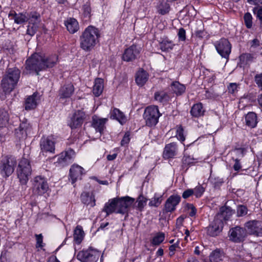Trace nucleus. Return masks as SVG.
<instances>
[{"label":"nucleus","mask_w":262,"mask_h":262,"mask_svg":"<svg viewBox=\"0 0 262 262\" xmlns=\"http://www.w3.org/2000/svg\"><path fill=\"white\" fill-rule=\"evenodd\" d=\"M209 180L214 187H220L224 182L223 179L219 177L210 178Z\"/></svg>","instance_id":"nucleus-52"},{"label":"nucleus","mask_w":262,"mask_h":262,"mask_svg":"<svg viewBox=\"0 0 262 262\" xmlns=\"http://www.w3.org/2000/svg\"><path fill=\"white\" fill-rule=\"evenodd\" d=\"M20 75V70L16 68H8L2 80V86L5 93H10L16 86Z\"/></svg>","instance_id":"nucleus-3"},{"label":"nucleus","mask_w":262,"mask_h":262,"mask_svg":"<svg viewBox=\"0 0 262 262\" xmlns=\"http://www.w3.org/2000/svg\"><path fill=\"white\" fill-rule=\"evenodd\" d=\"M104 88L103 80L101 78H97L94 82L93 93L96 97L99 96L102 93Z\"/></svg>","instance_id":"nucleus-32"},{"label":"nucleus","mask_w":262,"mask_h":262,"mask_svg":"<svg viewBox=\"0 0 262 262\" xmlns=\"http://www.w3.org/2000/svg\"><path fill=\"white\" fill-rule=\"evenodd\" d=\"M82 16L85 20H89L91 17V7L89 2L85 3L81 8Z\"/></svg>","instance_id":"nucleus-42"},{"label":"nucleus","mask_w":262,"mask_h":262,"mask_svg":"<svg viewBox=\"0 0 262 262\" xmlns=\"http://www.w3.org/2000/svg\"><path fill=\"white\" fill-rule=\"evenodd\" d=\"M17 164L15 157L6 156L3 158L0 164V173L3 177H9L14 171Z\"/></svg>","instance_id":"nucleus-7"},{"label":"nucleus","mask_w":262,"mask_h":262,"mask_svg":"<svg viewBox=\"0 0 262 262\" xmlns=\"http://www.w3.org/2000/svg\"><path fill=\"white\" fill-rule=\"evenodd\" d=\"M165 239V234L163 232H159L153 237L151 244L157 246L162 243Z\"/></svg>","instance_id":"nucleus-47"},{"label":"nucleus","mask_w":262,"mask_h":262,"mask_svg":"<svg viewBox=\"0 0 262 262\" xmlns=\"http://www.w3.org/2000/svg\"><path fill=\"white\" fill-rule=\"evenodd\" d=\"M58 56L56 54L45 56L35 53L27 60L26 69L31 72H35L37 74L41 71L53 67L57 62Z\"/></svg>","instance_id":"nucleus-1"},{"label":"nucleus","mask_w":262,"mask_h":262,"mask_svg":"<svg viewBox=\"0 0 262 262\" xmlns=\"http://www.w3.org/2000/svg\"><path fill=\"white\" fill-rule=\"evenodd\" d=\"M129 135L126 133L121 141V145L122 146H124L125 144H127L129 142Z\"/></svg>","instance_id":"nucleus-64"},{"label":"nucleus","mask_w":262,"mask_h":262,"mask_svg":"<svg viewBox=\"0 0 262 262\" xmlns=\"http://www.w3.org/2000/svg\"><path fill=\"white\" fill-rule=\"evenodd\" d=\"M37 96L36 93H33V95L29 96L26 99L24 106L26 110L29 111L34 109L37 104Z\"/></svg>","instance_id":"nucleus-26"},{"label":"nucleus","mask_w":262,"mask_h":262,"mask_svg":"<svg viewBox=\"0 0 262 262\" xmlns=\"http://www.w3.org/2000/svg\"><path fill=\"white\" fill-rule=\"evenodd\" d=\"M115 198L108 200V202H106L102 209V211L106 213L105 217L108 216L110 214L116 213H117V204Z\"/></svg>","instance_id":"nucleus-23"},{"label":"nucleus","mask_w":262,"mask_h":262,"mask_svg":"<svg viewBox=\"0 0 262 262\" xmlns=\"http://www.w3.org/2000/svg\"><path fill=\"white\" fill-rule=\"evenodd\" d=\"M110 118L113 119H116L121 124H124L127 119L124 114L118 108H114L110 113Z\"/></svg>","instance_id":"nucleus-29"},{"label":"nucleus","mask_w":262,"mask_h":262,"mask_svg":"<svg viewBox=\"0 0 262 262\" xmlns=\"http://www.w3.org/2000/svg\"><path fill=\"white\" fill-rule=\"evenodd\" d=\"M179 242L178 241L176 243H174L169 247V255L172 256L174 254V252L176 249L179 247Z\"/></svg>","instance_id":"nucleus-61"},{"label":"nucleus","mask_w":262,"mask_h":262,"mask_svg":"<svg viewBox=\"0 0 262 262\" xmlns=\"http://www.w3.org/2000/svg\"><path fill=\"white\" fill-rule=\"evenodd\" d=\"M84 233L82 227L78 225L74 230L73 237L74 241L78 244H80L83 239Z\"/></svg>","instance_id":"nucleus-40"},{"label":"nucleus","mask_w":262,"mask_h":262,"mask_svg":"<svg viewBox=\"0 0 262 262\" xmlns=\"http://www.w3.org/2000/svg\"><path fill=\"white\" fill-rule=\"evenodd\" d=\"M254 81L259 89L262 91V73L254 76Z\"/></svg>","instance_id":"nucleus-55"},{"label":"nucleus","mask_w":262,"mask_h":262,"mask_svg":"<svg viewBox=\"0 0 262 262\" xmlns=\"http://www.w3.org/2000/svg\"><path fill=\"white\" fill-rule=\"evenodd\" d=\"M81 200L82 202L86 205H90L91 207L95 206V199L94 195L88 192H84L81 195Z\"/></svg>","instance_id":"nucleus-30"},{"label":"nucleus","mask_w":262,"mask_h":262,"mask_svg":"<svg viewBox=\"0 0 262 262\" xmlns=\"http://www.w3.org/2000/svg\"><path fill=\"white\" fill-rule=\"evenodd\" d=\"M140 51V47L133 45L124 51L122 55V59L127 62L133 61L137 57Z\"/></svg>","instance_id":"nucleus-15"},{"label":"nucleus","mask_w":262,"mask_h":262,"mask_svg":"<svg viewBox=\"0 0 262 262\" xmlns=\"http://www.w3.org/2000/svg\"><path fill=\"white\" fill-rule=\"evenodd\" d=\"M188 213L190 216H194L196 213V209L192 204L188 205Z\"/></svg>","instance_id":"nucleus-59"},{"label":"nucleus","mask_w":262,"mask_h":262,"mask_svg":"<svg viewBox=\"0 0 262 262\" xmlns=\"http://www.w3.org/2000/svg\"><path fill=\"white\" fill-rule=\"evenodd\" d=\"M205 110L203 109V105L201 103L194 104L191 107L190 113L194 117H199L204 115Z\"/></svg>","instance_id":"nucleus-38"},{"label":"nucleus","mask_w":262,"mask_h":262,"mask_svg":"<svg viewBox=\"0 0 262 262\" xmlns=\"http://www.w3.org/2000/svg\"><path fill=\"white\" fill-rule=\"evenodd\" d=\"M176 137L177 139L181 142H183L185 140V136L184 135V130L182 126L180 125L177 127Z\"/></svg>","instance_id":"nucleus-49"},{"label":"nucleus","mask_w":262,"mask_h":262,"mask_svg":"<svg viewBox=\"0 0 262 262\" xmlns=\"http://www.w3.org/2000/svg\"><path fill=\"white\" fill-rule=\"evenodd\" d=\"M40 26L29 24L28 29L27 30V34L31 36H33L37 32Z\"/></svg>","instance_id":"nucleus-50"},{"label":"nucleus","mask_w":262,"mask_h":262,"mask_svg":"<svg viewBox=\"0 0 262 262\" xmlns=\"http://www.w3.org/2000/svg\"><path fill=\"white\" fill-rule=\"evenodd\" d=\"M107 120V118H100L96 116H94L92 118L91 125L96 132L99 133L100 136L105 129V124Z\"/></svg>","instance_id":"nucleus-19"},{"label":"nucleus","mask_w":262,"mask_h":262,"mask_svg":"<svg viewBox=\"0 0 262 262\" xmlns=\"http://www.w3.org/2000/svg\"><path fill=\"white\" fill-rule=\"evenodd\" d=\"M178 151L177 144L172 142L165 145L163 152V157L165 159H168L174 157Z\"/></svg>","instance_id":"nucleus-22"},{"label":"nucleus","mask_w":262,"mask_h":262,"mask_svg":"<svg viewBox=\"0 0 262 262\" xmlns=\"http://www.w3.org/2000/svg\"><path fill=\"white\" fill-rule=\"evenodd\" d=\"M101 252L92 247L79 251L76 257L80 262H97L99 259Z\"/></svg>","instance_id":"nucleus-4"},{"label":"nucleus","mask_w":262,"mask_h":262,"mask_svg":"<svg viewBox=\"0 0 262 262\" xmlns=\"http://www.w3.org/2000/svg\"><path fill=\"white\" fill-rule=\"evenodd\" d=\"M246 124L250 128L255 127L257 121V117L254 112H249L245 116Z\"/></svg>","instance_id":"nucleus-31"},{"label":"nucleus","mask_w":262,"mask_h":262,"mask_svg":"<svg viewBox=\"0 0 262 262\" xmlns=\"http://www.w3.org/2000/svg\"><path fill=\"white\" fill-rule=\"evenodd\" d=\"M100 34L96 27L89 26L79 37L80 47L86 52L91 51L99 42Z\"/></svg>","instance_id":"nucleus-2"},{"label":"nucleus","mask_w":262,"mask_h":262,"mask_svg":"<svg viewBox=\"0 0 262 262\" xmlns=\"http://www.w3.org/2000/svg\"><path fill=\"white\" fill-rule=\"evenodd\" d=\"M10 116L5 109H0V127H6L9 123Z\"/></svg>","instance_id":"nucleus-36"},{"label":"nucleus","mask_w":262,"mask_h":262,"mask_svg":"<svg viewBox=\"0 0 262 262\" xmlns=\"http://www.w3.org/2000/svg\"><path fill=\"white\" fill-rule=\"evenodd\" d=\"M40 146L41 152L54 153L55 141L52 137H42L40 141Z\"/></svg>","instance_id":"nucleus-14"},{"label":"nucleus","mask_w":262,"mask_h":262,"mask_svg":"<svg viewBox=\"0 0 262 262\" xmlns=\"http://www.w3.org/2000/svg\"><path fill=\"white\" fill-rule=\"evenodd\" d=\"M192 189L194 191L193 194L196 198H200L205 191L204 187L201 185L197 186Z\"/></svg>","instance_id":"nucleus-53"},{"label":"nucleus","mask_w":262,"mask_h":262,"mask_svg":"<svg viewBox=\"0 0 262 262\" xmlns=\"http://www.w3.org/2000/svg\"><path fill=\"white\" fill-rule=\"evenodd\" d=\"M148 79V74L144 70L140 69L137 72L135 80L138 85L143 86L146 82Z\"/></svg>","instance_id":"nucleus-28"},{"label":"nucleus","mask_w":262,"mask_h":262,"mask_svg":"<svg viewBox=\"0 0 262 262\" xmlns=\"http://www.w3.org/2000/svg\"><path fill=\"white\" fill-rule=\"evenodd\" d=\"M239 58L241 64L245 66L252 62L253 61L254 57L252 54L246 53L241 55Z\"/></svg>","instance_id":"nucleus-45"},{"label":"nucleus","mask_w":262,"mask_h":262,"mask_svg":"<svg viewBox=\"0 0 262 262\" xmlns=\"http://www.w3.org/2000/svg\"><path fill=\"white\" fill-rule=\"evenodd\" d=\"M64 25L67 30L72 34L77 32L79 29V26L77 20L74 18H69L64 21Z\"/></svg>","instance_id":"nucleus-25"},{"label":"nucleus","mask_w":262,"mask_h":262,"mask_svg":"<svg viewBox=\"0 0 262 262\" xmlns=\"http://www.w3.org/2000/svg\"><path fill=\"white\" fill-rule=\"evenodd\" d=\"M245 24L247 28H251L252 26V17L251 14L247 12L245 14L244 16Z\"/></svg>","instance_id":"nucleus-51"},{"label":"nucleus","mask_w":262,"mask_h":262,"mask_svg":"<svg viewBox=\"0 0 262 262\" xmlns=\"http://www.w3.org/2000/svg\"><path fill=\"white\" fill-rule=\"evenodd\" d=\"M83 171L84 169L78 165L74 164L71 166L70 169L69 176L72 184H73L78 180L81 179V176L83 174Z\"/></svg>","instance_id":"nucleus-21"},{"label":"nucleus","mask_w":262,"mask_h":262,"mask_svg":"<svg viewBox=\"0 0 262 262\" xmlns=\"http://www.w3.org/2000/svg\"><path fill=\"white\" fill-rule=\"evenodd\" d=\"M238 85L236 83H231L228 86V92L234 94L238 91Z\"/></svg>","instance_id":"nucleus-58"},{"label":"nucleus","mask_w":262,"mask_h":262,"mask_svg":"<svg viewBox=\"0 0 262 262\" xmlns=\"http://www.w3.org/2000/svg\"><path fill=\"white\" fill-rule=\"evenodd\" d=\"M232 159L235 162L233 166V168L235 171H238L242 168V165H241V163L239 161V160L238 159V158H236L235 159L234 158H233Z\"/></svg>","instance_id":"nucleus-60"},{"label":"nucleus","mask_w":262,"mask_h":262,"mask_svg":"<svg viewBox=\"0 0 262 262\" xmlns=\"http://www.w3.org/2000/svg\"><path fill=\"white\" fill-rule=\"evenodd\" d=\"M224 257L223 252L219 249L213 251L209 255L210 262H221Z\"/></svg>","instance_id":"nucleus-33"},{"label":"nucleus","mask_w":262,"mask_h":262,"mask_svg":"<svg viewBox=\"0 0 262 262\" xmlns=\"http://www.w3.org/2000/svg\"><path fill=\"white\" fill-rule=\"evenodd\" d=\"M17 177L22 184H26L31 174V167L29 160L23 158L19 162L17 168Z\"/></svg>","instance_id":"nucleus-5"},{"label":"nucleus","mask_w":262,"mask_h":262,"mask_svg":"<svg viewBox=\"0 0 262 262\" xmlns=\"http://www.w3.org/2000/svg\"><path fill=\"white\" fill-rule=\"evenodd\" d=\"M160 48L163 52H168L173 49L175 45L167 38H163L160 42Z\"/></svg>","instance_id":"nucleus-39"},{"label":"nucleus","mask_w":262,"mask_h":262,"mask_svg":"<svg viewBox=\"0 0 262 262\" xmlns=\"http://www.w3.org/2000/svg\"><path fill=\"white\" fill-rule=\"evenodd\" d=\"M246 236V232L245 229L239 226L232 228L229 232L230 240L235 243L243 242Z\"/></svg>","instance_id":"nucleus-12"},{"label":"nucleus","mask_w":262,"mask_h":262,"mask_svg":"<svg viewBox=\"0 0 262 262\" xmlns=\"http://www.w3.org/2000/svg\"><path fill=\"white\" fill-rule=\"evenodd\" d=\"M247 208L243 205L238 206L237 208V215L238 216H242L245 215L247 213Z\"/></svg>","instance_id":"nucleus-54"},{"label":"nucleus","mask_w":262,"mask_h":262,"mask_svg":"<svg viewBox=\"0 0 262 262\" xmlns=\"http://www.w3.org/2000/svg\"><path fill=\"white\" fill-rule=\"evenodd\" d=\"M163 194L155 193L152 198L149 200L148 205L150 207H158L163 201Z\"/></svg>","instance_id":"nucleus-41"},{"label":"nucleus","mask_w":262,"mask_h":262,"mask_svg":"<svg viewBox=\"0 0 262 262\" xmlns=\"http://www.w3.org/2000/svg\"><path fill=\"white\" fill-rule=\"evenodd\" d=\"M160 116L157 106L151 105L147 107L143 114L146 125L149 127L155 126L158 123Z\"/></svg>","instance_id":"nucleus-6"},{"label":"nucleus","mask_w":262,"mask_h":262,"mask_svg":"<svg viewBox=\"0 0 262 262\" xmlns=\"http://www.w3.org/2000/svg\"><path fill=\"white\" fill-rule=\"evenodd\" d=\"M253 13L255 15H256V17L259 20V21H261L262 20V8L261 7H257L254 8L253 9Z\"/></svg>","instance_id":"nucleus-57"},{"label":"nucleus","mask_w":262,"mask_h":262,"mask_svg":"<svg viewBox=\"0 0 262 262\" xmlns=\"http://www.w3.org/2000/svg\"><path fill=\"white\" fill-rule=\"evenodd\" d=\"M147 199L142 195H140L137 199V208L139 211H142L146 206Z\"/></svg>","instance_id":"nucleus-48"},{"label":"nucleus","mask_w":262,"mask_h":262,"mask_svg":"<svg viewBox=\"0 0 262 262\" xmlns=\"http://www.w3.org/2000/svg\"><path fill=\"white\" fill-rule=\"evenodd\" d=\"M233 214L232 210L227 207H223L220 209V212L215 216L222 222L228 221Z\"/></svg>","instance_id":"nucleus-27"},{"label":"nucleus","mask_w":262,"mask_h":262,"mask_svg":"<svg viewBox=\"0 0 262 262\" xmlns=\"http://www.w3.org/2000/svg\"><path fill=\"white\" fill-rule=\"evenodd\" d=\"M75 157V151L70 148L61 152L58 156L57 162L62 165L69 164L72 162Z\"/></svg>","instance_id":"nucleus-18"},{"label":"nucleus","mask_w":262,"mask_h":262,"mask_svg":"<svg viewBox=\"0 0 262 262\" xmlns=\"http://www.w3.org/2000/svg\"><path fill=\"white\" fill-rule=\"evenodd\" d=\"M27 20L28 21L29 24H32L40 26V14L36 12H31L29 15V17H27Z\"/></svg>","instance_id":"nucleus-43"},{"label":"nucleus","mask_w":262,"mask_h":262,"mask_svg":"<svg viewBox=\"0 0 262 262\" xmlns=\"http://www.w3.org/2000/svg\"><path fill=\"white\" fill-rule=\"evenodd\" d=\"M85 118L84 113L80 110L76 111L71 118L68 124L72 129L80 127Z\"/></svg>","instance_id":"nucleus-17"},{"label":"nucleus","mask_w":262,"mask_h":262,"mask_svg":"<svg viewBox=\"0 0 262 262\" xmlns=\"http://www.w3.org/2000/svg\"><path fill=\"white\" fill-rule=\"evenodd\" d=\"M181 197L178 195H170L165 203L164 209L167 212H171L176 210V206L180 203Z\"/></svg>","instance_id":"nucleus-20"},{"label":"nucleus","mask_w":262,"mask_h":262,"mask_svg":"<svg viewBox=\"0 0 262 262\" xmlns=\"http://www.w3.org/2000/svg\"><path fill=\"white\" fill-rule=\"evenodd\" d=\"M74 92V87L71 83H67L62 86L59 91V95L61 98L70 97Z\"/></svg>","instance_id":"nucleus-24"},{"label":"nucleus","mask_w":262,"mask_h":262,"mask_svg":"<svg viewBox=\"0 0 262 262\" xmlns=\"http://www.w3.org/2000/svg\"><path fill=\"white\" fill-rule=\"evenodd\" d=\"M193 192L194 191L192 189H188L184 191L182 194V197L184 199H187L193 194Z\"/></svg>","instance_id":"nucleus-63"},{"label":"nucleus","mask_w":262,"mask_h":262,"mask_svg":"<svg viewBox=\"0 0 262 262\" xmlns=\"http://www.w3.org/2000/svg\"><path fill=\"white\" fill-rule=\"evenodd\" d=\"M178 36L180 41H184L186 39V31L184 29L181 28L179 29Z\"/></svg>","instance_id":"nucleus-56"},{"label":"nucleus","mask_w":262,"mask_h":262,"mask_svg":"<svg viewBox=\"0 0 262 262\" xmlns=\"http://www.w3.org/2000/svg\"><path fill=\"white\" fill-rule=\"evenodd\" d=\"M31 129L30 124L26 119H24L21 122L19 127L15 129V136L19 140L25 139L31 131Z\"/></svg>","instance_id":"nucleus-13"},{"label":"nucleus","mask_w":262,"mask_h":262,"mask_svg":"<svg viewBox=\"0 0 262 262\" xmlns=\"http://www.w3.org/2000/svg\"><path fill=\"white\" fill-rule=\"evenodd\" d=\"M246 232L249 234L257 237L262 236V223L257 220H251L245 223L244 225Z\"/></svg>","instance_id":"nucleus-11"},{"label":"nucleus","mask_w":262,"mask_h":262,"mask_svg":"<svg viewBox=\"0 0 262 262\" xmlns=\"http://www.w3.org/2000/svg\"><path fill=\"white\" fill-rule=\"evenodd\" d=\"M223 225V222L215 216L213 221L207 227L208 234L211 236H217L222 231Z\"/></svg>","instance_id":"nucleus-16"},{"label":"nucleus","mask_w":262,"mask_h":262,"mask_svg":"<svg viewBox=\"0 0 262 262\" xmlns=\"http://www.w3.org/2000/svg\"><path fill=\"white\" fill-rule=\"evenodd\" d=\"M117 204V213L124 214L128 212V208L133 204L135 199L129 196L115 198Z\"/></svg>","instance_id":"nucleus-8"},{"label":"nucleus","mask_w":262,"mask_h":262,"mask_svg":"<svg viewBox=\"0 0 262 262\" xmlns=\"http://www.w3.org/2000/svg\"><path fill=\"white\" fill-rule=\"evenodd\" d=\"M48 184L44 178L40 176L35 177L32 182V190L34 194L42 195L48 191Z\"/></svg>","instance_id":"nucleus-10"},{"label":"nucleus","mask_w":262,"mask_h":262,"mask_svg":"<svg viewBox=\"0 0 262 262\" xmlns=\"http://www.w3.org/2000/svg\"><path fill=\"white\" fill-rule=\"evenodd\" d=\"M217 53L226 59H229L231 51V45L228 39L222 38L214 43Z\"/></svg>","instance_id":"nucleus-9"},{"label":"nucleus","mask_w":262,"mask_h":262,"mask_svg":"<svg viewBox=\"0 0 262 262\" xmlns=\"http://www.w3.org/2000/svg\"><path fill=\"white\" fill-rule=\"evenodd\" d=\"M36 239L37 243V247H43V237L41 234H36Z\"/></svg>","instance_id":"nucleus-62"},{"label":"nucleus","mask_w":262,"mask_h":262,"mask_svg":"<svg viewBox=\"0 0 262 262\" xmlns=\"http://www.w3.org/2000/svg\"><path fill=\"white\" fill-rule=\"evenodd\" d=\"M9 17L13 19L14 22L17 24H21L27 21V17L23 13L17 14L15 11H11L9 14Z\"/></svg>","instance_id":"nucleus-37"},{"label":"nucleus","mask_w":262,"mask_h":262,"mask_svg":"<svg viewBox=\"0 0 262 262\" xmlns=\"http://www.w3.org/2000/svg\"><path fill=\"white\" fill-rule=\"evenodd\" d=\"M158 12L161 15H165L169 12L170 6L164 0H160L157 5Z\"/></svg>","instance_id":"nucleus-34"},{"label":"nucleus","mask_w":262,"mask_h":262,"mask_svg":"<svg viewBox=\"0 0 262 262\" xmlns=\"http://www.w3.org/2000/svg\"><path fill=\"white\" fill-rule=\"evenodd\" d=\"M262 49V45L260 41L255 38L250 41V50L253 52H260Z\"/></svg>","instance_id":"nucleus-46"},{"label":"nucleus","mask_w":262,"mask_h":262,"mask_svg":"<svg viewBox=\"0 0 262 262\" xmlns=\"http://www.w3.org/2000/svg\"><path fill=\"white\" fill-rule=\"evenodd\" d=\"M171 89L177 96L183 94L186 90L185 85L180 83L179 81L173 82L171 84Z\"/></svg>","instance_id":"nucleus-35"},{"label":"nucleus","mask_w":262,"mask_h":262,"mask_svg":"<svg viewBox=\"0 0 262 262\" xmlns=\"http://www.w3.org/2000/svg\"><path fill=\"white\" fill-rule=\"evenodd\" d=\"M155 99L161 103H165L169 100L168 95L164 91L156 92L154 95Z\"/></svg>","instance_id":"nucleus-44"}]
</instances>
